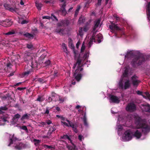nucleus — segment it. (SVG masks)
<instances>
[{
  "instance_id": "393cba45",
  "label": "nucleus",
  "mask_w": 150,
  "mask_h": 150,
  "mask_svg": "<svg viewBox=\"0 0 150 150\" xmlns=\"http://www.w3.org/2000/svg\"><path fill=\"white\" fill-rule=\"evenodd\" d=\"M134 55V54L132 51H131L129 52H127L125 57H126L129 58V57L133 56Z\"/></svg>"
},
{
  "instance_id": "49530a36",
  "label": "nucleus",
  "mask_w": 150,
  "mask_h": 150,
  "mask_svg": "<svg viewBox=\"0 0 150 150\" xmlns=\"http://www.w3.org/2000/svg\"><path fill=\"white\" fill-rule=\"evenodd\" d=\"M4 7L6 9L8 10L10 6L9 5L5 4H4Z\"/></svg>"
},
{
  "instance_id": "2f4dec72",
  "label": "nucleus",
  "mask_w": 150,
  "mask_h": 150,
  "mask_svg": "<svg viewBox=\"0 0 150 150\" xmlns=\"http://www.w3.org/2000/svg\"><path fill=\"white\" fill-rule=\"evenodd\" d=\"M81 9V6H78L76 9L75 12V16H77L79 13V11Z\"/></svg>"
},
{
  "instance_id": "7ed1b4c3",
  "label": "nucleus",
  "mask_w": 150,
  "mask_h": 150,
  "mask_svg": "<svg viewBox=\"0 0 150 150\" xmlns=\"http://www.w3.org/2000/svg\"><path fill=\"white\" fill-rule=\"evenodd\" d=\"M145 56L142 54L135 56L132 62L133 67H135L137 66L140 65L145 61Z\"/></svg>"
},
{
  "instance_id": "c9c22d12",
  "label": "nucleus",
  "mask_w": 150,
  "mask_h": 150,
  "mask_svg": "<svg viewBox=\"0 0 150 150\" xmlns=\"http://www.w3.org/2000/svg\"><path fill=\"white\" fill-rule=\"evenodd\" d=\"M128 71L127 69H126L125 70L122 75V76L123 77H126L127 76Z\"/></svg>"
},
{
  "instance_id": "79ce46f5",
  "label": "nucleus",
  "mask_w": 150,
  "mask_h": 150,
  "mask_svg": "<svg viewBox=\"0 0 150 150\" xmlns=\"http://www.w3.org/2000/svg\"><path fill=\"white\" fill-rule=\"evenodd\" d=\"M17 9V8H13L12 7H10L8 10L12 12H16Z\"/></svg>"
},
{
  "instance_id": "603ef678",
  "label": "nucleus",
  "mask_w": 150,
  "mask_h": 150,
  "mask_svg": "<svg viewBox=\"0 0 150 150\" xmlns=\"http://www.w3.org/2000/svg\"><path fill=\"white\" fill-rule=\"evenodd\" d=\"M66 121L69 123V126L71 127V126L72 125H73L74 124L72 122L69 121V120L67 119L66 120Z\"/></svg>"
},
{
  "instance_id": "a18cd8bd",
  "label": "nucleus",
  "mask_w": 150,
  "mask_h": 150,
  "mask_svg": "<svg viewBox=\"0 0 150 150\" xmlns=\"http://www.w3.org/2000/svg\"><path fill=\"white\" fill-rule=\"evenodd\" d=\"M51 62L50 61L49 59H48V60L46 61L45 62V66H47L49 65L50 64Z\"/></svg>"
},
{
  "instance_id": "4be33fe9",
  "label": "nucleus",
  "mask_w": 150,
  "mask_h": 150,
  "mask_svg": "<svg viewBox=\"0 0 150 150\" xmlns=\"http://www.w3.org/2000/svg\"><path fill=\"white\" fill-rule=\"evenodd\" d=\"M66 146L68 150H75L76 147V146L74 144L72 145L67 144L66 145Z\"/></svg>"
},
{
  "instance_id": "f257e3e1",
  "label": "nucleus",
  "mask_w": 150,
  "mask_h": 150,
  "mask_svg": "<svg viewBox=\"0 0 150 150\" xmlns=\"http://www.w3.org/2000/svg\"><path fill=\"white\" fill-rule=\"evenodd\" d=\"M135 124L138 128L142 129V132L144 134H146L150 131V125L142 121L141 118L138 116L135 118Z\"/></svg>"
},
{
  "instance_id": "39448f33",
  "label": "nucleus",
  "mask_w": 150,
  "mask_h": 150,
  "mask_svg": "<svg viewBox=\"0 0 150 150\" xmlns=\"http://www.w3.org/2000/svg\"><path fill=\"white\" fill-rule=\"evenodd\" d=\"M81 71L80 70L76 69L74 74V76L75 77V78L77 81H79L82 77V75L80 73Z\"/></svg>"
},
{
  "instance_id": "412c9836",
  "label": "nucleus",
  "mask_w": 150,
  "mask_h": 150,
  "mask_svg": "<svg viewBox=\"0 0 150 150\" xmlns=\"http://www.w3.org/2000/svg\"><path fill=\"white\" fill-rule=\"evenodd\" d=\"M95 38L96 39V40L97 41L98 43H100L101 42V40L103 38V37L101 34L99 33Z\"/></svg>"
},
{
  "instance_id": "e433bc0d",
  "label": "nucleus",
  "mask_w": 150,
  "mask_h": 150,
  "mask_svg": "<svg viewBox=\"0 0 150 150\" xmlns=\"http://www.w3.org/2000/svg\"><path fill=\"white\" fill-rule=\"evenodd\" d=\"M15 34V32L14 30H13L11 31H9L8 33H6L4 34L6 35H10Z\"/></svg>"
},
{
  "instance_id": "0e129e2a",
  "label": "nucleus",
  "mask_w": 150,
  "mask_h": 150,
  "mask_svg": "<svg viewBox=\"0 0 150 150\" xmlns=\"http://www.w3.org/2000/svg\"><path fill=\"white\" fill-rule=\"evenodd\" d=\"M28 21L26 20H23L21 22V23L22 24H27V23H28Z\"/></svg>"
},
{
  "instance_id": "2eb2a0df",
  "label": "nucleus",
  "mask_w": 150,
  "mask_h": 150,
  "mask_svg": "<svg viewBox=\"0 0 150 150\" xmlns=\"http://www.w3.org/2000/svg\"><path fill=\"white\" fill-rule=\"evenodd\" d=\"M146 7L147 18L150 21V2H149L148 3L146 6Z\"/></svg>"
},
{
  "instance_id": "052dcab7",
  "label": "nucleus",
  "mask_w": 150,
  "mask_h": 150,
  "mask_svg": "<svg viewBox=\"0 0 150 150\" xmlns=\"http://www.w3.org/2000/svg\"><path fill=\"white\" fill-rule=\"evenodd\" d=\"M51 19H52L53 18H54L55 19L56 21H58V20L57 18V17L55 16V15L52 14H51Z\"/></svg>"
},
{
  "instance_id": "58836bf2",
  "label": "nucleus",
  "mask_w": 150,
  "mask_h": 150,
  "mask_svg": "<svg viewBox=\"0 0 150 150\" xmlns=\"http://www.w3.org/2000/svg\"><path fill=\"white\" fill-rule=\"evenodd\" d=\"M58 97L60 103L63 102L65 99V97H63L60 96H58Z\"/></svg>"
},
{
  "instance_id": "423d86ee",
  "label": "nucleus",
  "mask_w": 150,
  "mask_h": 150,
  "mask_svg": "<svg viewBox=\"0 0 150 150\" xmlns=\"http://www.w3.org/2000/svg\"><path fill=\"white\" fill-rule=\"evenodd\" d=\"M137 78V76L135 75H134L131 77L132 83L134 86H137L140 82L139 80L136 79Z\"/></svg>"
},
{
  "instance_id": "6e6552de",
  "label": "nucleus",
  "mask_w": 150,
  "mask_h": 150,
  "mask_svg": "<svg viewBox=\"0 0 150 150\" xmlns=\"http://www.w3.org/2000/svg\"><path fill=\"white\" fill-rule=\"evenodd\" d=\"M137 94L142 96L144 98L150 100V94L148 92H146L143 93L142 92L138 91H137Z\"/></svg>"
},
{
  "instance_id": "09e8293b",
  "label": "nucleus",
  "mask_w": 150,
  "mask_h": 150,
  "mask_svg": "<svg viewBox=\"0 0 150 150\" xmlns=\"http://www.w3.org/2000/svg\"><path fill=\"white\" fill-rule=\"evenodd\" d=\"M88 27L87 25H86L83 27V30L84 32L87 31L88 30Z\"/></svg>"
},
{
  "instance_id": "c756f323",
  "label": "nucleus",
  "mask_w": 150,
  "mask_h": 150,
  "mask_svg": "<svg viewBox=\"0 0 150 150\" xmlns=\"http://www.w3.org/2000/svg\"><path fill=\"white\" fill-rule=\"evenodd\" d=\"M36 6L38 10H40L42 6V4L40 3H35Z\"/></svg>"
},
{
  "instance_id": "0eeeda50",
  "label": "nucleus",
  "mask_w": 150,
  "mask_h": 150,
  "mask_svg": "<svg viewBox=\"0 0 150 150\" xmlns=\"http://www.w3.org/2000/svg\"><path fill=\"white\" fill-rule=\"evenodd\" d=\"M126 109L127 110H129L132 112L136 110V106L134 103H131L128 104Z\"/></svg>"
},
{
  "instance_id": "c03bdc74",
  "label": "nucleus",
  "mask_w": 150,
  "mask_h": 150,
  "mask_svg": "<svg viewBox=\"0 0 150 150\" xmlns=\"http://www.w3.org/2000/svg\"><path fill=\"white\" fill-rule=\"evenodd\" d=\"M51 96L52 98H55V97H57L58 96L54 92H52L51 93Z\"/></svg>"
},
{
  "instance_id": "ddd939ff",
  "label": "nucleus",
  "mask_w": 150,
  "mask_h": 150,
  "mask_svg": "<svg viewBox=\"0 0 150 150\" xmlns=\"http://www.w3.org/2000/svg\"><path fill=\"white\" fill-rule=\"evenodd\" d=\"M66 6V3L65 2L61 6V8L59 11L61 12L62 14L64 16L67 13L65 8Z\"/></svg>"
},
{
  "instance_id": "b1692460",
  "label": "nucleus",
  "mask_w": 150,
  "mask_h": 150,
  "mask_svg": "<svg viewBox=\"0 0 150 150\" xmlns=\"http://www.w3.org/2000/svg\"><path fill=\"white\" fill-rule=\"evenodd\" d=\"M134 136L137 138L139 139L142 136V134L140 132L137 130L134 134Z\"/></svg>"
},
{
  "instance_id": "4d7b16f0",
  "label": "nucleus",
  "mask_w": 150,
  "mask_h": 150,
  "mask_svg": "<svg viewBox=\"0 0 150 150\" xmlns=\"http://www.w3.org/2000/svg\"><path fill=\"white\" fill-rule=\"evenodd\" d=\"M30 73V71H28L26 72H25L23 73V75L24 76H27L28 75H29Z\"/></svg>"
},
{
  "instance_id": "20e7f679",
  "label": "nucleus",
  "mask_w": 150,
  "mask_h": 150,
  "mask_svg": "<svg viewBox=\"0 0 150 150\" xmlns=\"http://www.w3.org/2000/svg\"><path fill=\"white\" fill-rule=\"evenodd\" d=\"M122 139L124 141H129L132 139V132L130 130L126 131L124 133V136Z\"/></svg>"
},
{
  "instance_id": "864d4df0",
  "label": "nucleus",
  "mask_w": 150,
  "mask_h": 150,
  "mask_svg": "<svg viewBox=\"0 0 150 150\" xmlns=\"http://www.w3.org/2000/svg\"><path fill=\"white\" fill-rule=\"evenodd\" d=\"M62 46L63 47V48L64 50V51H67V48L66 45L64 43H63L62 44Z\"/></svg>"
},
{
  "instance_id": "4c0bfd02",
  "label": "nucleus",
  "mask_w": 150,
  "mask_h": 150,
  "mask_svg": "<svg viewBox=\"0 0 150 150\" xmlns=\"http://www.w3.org/2000/svg\"><path fill=\"white\" fill-rule=\"evenodd\" d=\"M57 100V99H56V98H52L51 97H49L47 100L48 102L49 103L52 100L56 101Z\"/></svg>"
},
{
  "instance_id": "9b49d317",
  "label": "nucleus",
  "mask_w": 150,
  "mask_h": 150,
  "mask_svg": "<svg viewBox=\"0 0 150 150\" xmlns=\"http://www.w3.org/2000/svg\"><path fill=\"white\" fill-rule=\"evenodd\" d=\"M143 107V110L146 112H150V105L147 103L143 104L141 105Z\"/></svg>"
},
{
  "instance_id": "6ab92c4d",
  "label": "nucleus",
  "mask_w": 150,
  "mask_h": 150,
  "mask_svg": "<svg viewBox=\"0 0 150 150\" xmlns=\"http://www.w3.org/2000/svg\"><path fill=\"white\" fill-rule=\"evenodd\" d=\"M4 22V26L6 27L10 26L12 24V22L11 20L9 19L5 20Z\"/></svg>"
},
{
  "instance_id": "338daca9",
  "label": "nucleus",
  "mask_w": 150,
  "mask_h": 150,
  "mask_svg": "<svg viewBox=\"0 0 150 150\" xmlns=\"http://www.w3.org/2000/svg\"><path fill=\"white\" fill-rule=\"evenodd\" d=\"M26 88L25 87H18L17 88V89L19 91H22Z\"/></svg>"
},
{
  "instance_id": "774afa93",
  "label": "nucleus",
  "mask_w": 150,
  "mask_h": 150,
  "mask_svg": "<svg viewBox=\"0 0 150 150\" xmlns=\"http://www.w3.org/2000/svg\"><path fill=\"white\" fill-rule=\"evenodd\" d=\"M52 132L51 130L49 129L47 132V135L48 136H50Z\"/></svg>"
},
{
  "instance_id": "5fc2aeb1",
  "label": "nucleus",
  "mask_w": 150,
  "mask_h": 150,
  "mask_svg": "<svg viewBox=\"0 0 150 150\" xmlns=\"http://www.w3.org/2000/svg\"><path fill=\"white\" fill-rule=\"evenodd\" d=\"M93 34L92 35L91 37H92L93 39H94L95 38H96L95 37H96L95 35L96 34V31H93H93L92 32H93Z\"/></svg>"
},
{
  "instance_id": "de8ad7c7",
  "label": "nucleus",
  "mask_w": 150,
  "mask_h": 150,
  "mask_svg": "<svg viewBox=\"0 0 150 150\" xmlns=\"http://www.w3.org/2000/svg\"><path fill=\"white\" fill-rule=\"evenodd\" d=\"M44 148L47 149H52L53 147L51 146L47 145L44 144L43 146Z\"/></svg>"
},
{
  "instance_id": "c85d7f7f",
  "label": "nucleus",
  "mask_w": 150,
  "mask_h": 150,
  "mask_svg": "<svg viewBox=\"0 0 150 150\" xmlns=\"http://www.w3.org/2000/svg\"><path fill=\"white\" fill-rule=\"evenodd\" d=\"M60 139H64L65 140H70V136H69L67 134H64L62 136H61L60 137Z\"/></svg>"
},
{
  "instance_id": "f03ea898",
  "label": "nucleus",
  "mask_w": 150,
  "mask_h": 150,
  "mask_svg": "<svg viewBox=\"0 0 150 150\" xmlns=\"http://www.w3.org/2000/svg\"><path fill=\"white\" fill-rule=\"evenodd\" d=\"M69 21L68 20H62L60 22L57 23V27L55 30V32L61 35L64 33V29L61 28V27L67 26L69 24Z\"/></svg>"
},
{
  "instance_id": "3c124183",
  "label": "nucleus",
  "mask_w": 150,
  "mask_h": 150,
  "mask_svg": "<svg viewBox=\"0 0 150 150\" xmlns=\"http://www.w3.org/2000/svg\"><path fill=\"white\" fill-rule=\"evenodd\" d=\"M119 86L120 88H121L122 89L124 88L123 84L122 81H120L119 82Z\"/></svg>"
},
{
  "instance_id": "dca6fc26",
  "label": "nucleus",
  "mask_w": 150,
  "mask_h": 150,
  "mask_svg": "<svg viewBox=\"0 0 150 150\" xmlns=\"http://www.w3.org/2000/svg\"><path fill=\"white\" fill-rule=\"evenodd\" d=\"M110 100L114 103H119V100L117 97L111 95L110 97Z\"/></svg>"
},
{
  "instance_id": "37998d69",
  "label": "nucleus",
  "mask_w": 150,
  "mask_h": 150,
  "mask_svg": "<svg viewBox=\"0 0 150 150\" xmlns=\"http://www.w3.org/2000/svg\"><path fill=\"white\" fill-rule=\"evenodd\" d=\"M21 128L23 130H25L27 133L28 132V131L26 126L25 125H23L21 127Z\"/></svg>"
},
{
  "instance_id": "4468645a",
  "label": "nucleus",
  "mask_w": 150,
  "mask_h": 150,
  "mask_svg": "<svg viewBox=\"0 0 150 150\" xmlns=\"http://www.w3.org/2000/svg\"><path fill=\"white\" fill-rule=\"evenodd\" d=\"M100 22V19H98L94 21V25L93 28V31H96V29L99 27Z\"/></svg>"
},
{
  "instance_id": "f704fd0d",
  "label": "nucleus",
  "mask_w": 150,
  "mask_h": 150,
  "mask_svg": "<svg viewBox=\"0 0 150 150\" xmlns=\"http://www.w3.org/2000/svg\"><path fill=\"white\" fill-rule=\"evenodd\" d=\"M26 47L27 48L29 49L33 50L34 49L33 46L31 43L27 44Z\"/></svg>"
},
{
  "instance_id": "69168bd1",
  "label": "nucleus",
  "mask_w": 150,
  "mask_h": 150,
  "mask_svg": "<svg viewBox=\"0 0 150 150\" xmlns=\"http://www.w3.org/2000/svg\"><path fill=\"white\" fill-rule=\"evenodd\" d=\"M61 122L64 125L66 126L67 127H69V125L66 122H63V121H62Z\"/></svg>"
},
{
  "instance_id": "72a5a7b5",
  "label": "nucleus",
  "mask_w": 150,
  "mask_h": 150,
  "mask_svg": "<svg viewBox=\"0 0 150 150\" xmlns=\"http://www.w3.org/2000/svg\"><path fill=\"white\" fill-rule=\"evenodd\" d=\"M33 141L34 142V144L36 146L37 145L40 144L41 142V141L39 139H33Z\"/></svg>"
},
{
  "instance_id": "f3484780",
  "label": "nucleus",
  "mask_w": 150,
  "mask_h": 150,
  "mask_svg": "<svg viewBox=\"0 0 150 150\" xmlns=\"http://www.w3.org/2000/svg\"><path fill=\"white\" fill-rule=\"evenodd\" d=\"M25 144L22 142H20L15 146V148L19 150H20L24 148Z\"/></svg>"
},
{
  "instance_id": "f8f14e48",
  "label": "nucleus",
  "mask_w": 150,
  "mask_h": 150,
  "mask_svg": "<svg viewBox=\"0 0 150 150\" xmlns=\"http://www.w3.org/2000/svg\"><path fill=\"white\" fill-rule=\"evenodd\" d=\"M81 60L79 58H78L77 59V61L76 63V64L78 65V67L76 69L80 70V71H82L83 69V68L81 67L82 66H81Z\"/></svg>"
},
{
  "instance_id": "680f3d73",
  "label": "nucleus",
  "mask_w": 150,
  "mask_h": 150,
  "mask_svg": "<svg viewBox=\"0 0 150 150\" xmlns=\"http://www.w3.org/2000/svg\"><path fill=\"white\" fill-rule=\"evenodd\" d=\"M83 138V136L81 135H79L78 136V139L80 141H82V139Z\"/></svg>"
},
{
  "instance_id": "e2e57ef3",
  "label": "nucleus",
  "mask_w": 150,
  "mask_h": 150,
  "mask_svg": "<svg viewBox=\"0 0 150 150\" xmlns=\"http://www.w3.org/2000/svg\"><path fill=\"white\" fill-rule=\"evenodd\" d=\"M73 130L76 133H78V130L77 129V126L73 128Z\"/></svg>"
},
{
  "instance_id": "ea45409f",
  "label": "nucleus",
  "mask_w": 150,
  "mask_h": 150,
  "mask_svg": "<svg viewBox=\"0 0 150 150\" xmlns=\"http://www.w3.org/2000/svg\"><path fill=\"white\" fill-rule=\"evenodd\" d=\"M20 115L18 114H16L15 115L13 118V120L14 121H16V119H18V118H20Z\"/></svg>"
},
{
  "instance_id": "8fccbe9b",
  "label": "nucleus",
  "mask_w": 150,
  "mask_h": 150,
  "mask_svg": "<svg viewBox=\"0 0 150 150\" xmlns=\"http://www.w3.org/2000/svg\"><path fill=\"white\" fill-rule=\"evenodd\" d=\"M0 109L1 111L2 110H6L8 109V108H7L6 106H5L0 107Z\"/></svg>"
},
{
  "instance_id": "bb28decb",
  "label": "nucleus",
  "mask_w": 150,
  "mask_h": 150,
  "mask_svg": "<svg viewBox=\"0 0 150 150\" xmlns=\"http://www.w3.org/2000/svg\"><path fill=\"white\" fill-rule=\"evenodd\" d=\"M24 35L29 39H33L34 37V36L32 34L28 33L24 34Z\"/></svg>"
},
{
  "instance_id": "bf43d9fd",
  "label": "nucleus",
  "mask_w": 150,
  "mask_h": 150,
  "mask_svg": "<svg viewBox=\"0 0 150 150\" xmlns=\"http://www.w3.org/2000/svg\"><path fill=\"white\" fill-rule=\"evenodd\" d=\"M85 48V47L84 45V44L83 43L81 48V51L83 52Z\"/></svg>"
},
{
  "instance_id": "1a4fd4ad",
  "label": "nucleus",
  "mask_w": 150,
  "mask_h": 150,
  "mask_svg": "<svg viewBox=\"0 0 150 150\" xmlns=\"http://www.w3.org/2000/svg\"><path fill=\"white\" fill-rule=\"evenodd\" d=\"M9 140L10 141V143L8 146H10L11 144H13V142L18 140V139L15 136L14 134H10L9 137Z\"/></svg>"
},
{
  "instance_id": "9d476101",
  "label": "nucleus",
  "mask_w": 150,
  "mask_h": 150,
  "mask_svg": "<svg viewBox=\"0 0 150 150\" xmlns=\"http://www.w3.org/2000/svg\"><path fill=\"white\" fill-rule=\"evenodd\" d=\"M109 28L112 32H114L115 30L118 31L121 30L120 28L117 26V25L114 23H112L111 25H110Z\"/></svg>"
},
{
  "instance_id": "13d9d810",
  "label": "nucleus",
  "mask_w": 150,
  "mask_h": 150,
  "mask_svg": "<svg viewBox=\"0 0 150 150\" xmlns=\"http://www.w3.org/2000/svg\"><path fill=\"white\" fill-rule=\"evenodd\" d=\"M50 129L51 130V131L52 132H53L56 129L55 126H53V127H52L51 128H50Z\"/></svg>"
},
{
  "instance_id": "cd10ccee",
  "label": "nucleus",
  "mask_w": 150,
  "mask_h": 150,
  "mask_svg": "<svg viewBox=\"0 0 150 150\" xmlns=\"http://www.w3.org/2000/svg\"><path fill=\"white\" fill-rule=\"evenodd\" d=\"M30 115L29 114H25L22 117L21 120H23L25 119H29Z\"/></svg>"
},
{
  "instance_id": "7c9ffc66",
  "label": "nucleus",
  "mask_w": 150,
  "mask_h": 150,
  "mask_svg": "<svg viewBox=\"0 0 150 150\" xmlns=\"http://www.w3.org/2000/svg\"><path fill=\"white\" fill-rule=\"evenodd\" d=\"M96 38L93 39L92 37H91V38H90L89 39V41L88 42V45L89 47L91 46V45L93 43V41H94V42H96Z\"/></svg>"
},
{
  "instance_id": "a211bd4d",
  "label": "nucleus",
  "mask_w": 150,
  "mask_h": 150,
  "mask_svg": "<svg viewBox=\"0 0 150 150\" xmlns=\"http://www.w3.org/2000/svg\"><path fill=\"white\" fill-rule=\"evenodd\" d=\"M131 84L129 80H127L124 83V88L125 90L128 89L130 86Z\"/></svg>"
},
{
  "instance_id": "a19ab883",
  "label": "nucleus",
  "mask_w": 150,
  "mask_h": 150,
  "mask_svg": "<svg viewBox=\"0 0 150 150\" xmlns=\"http://www.w3.org/2000/svg\"><path fill=\"white\" fill-rule=\"evenodd\" d=\"M85 21V19L84 18L80 17L78 20V22L79 24L83 23Z\"/></svg>"
},
{
  "instance_id": "aec40b11",
  "label": "nucleus",
  "mask_w": 150,
  "mask_h": 150,
  "mask_svg": "<svg viewBox=\"0 0 150 150\" xmlns=\"http://www.w3.org/2000/svg\"><path fill=\"white\" fill-rule=\"evenodd\" d=\"M47 77H43L42 78H37L36 81H38L41 83H46V79Z\"/></svg>"
},
{
  "instance_id": "473e14b6",
  "label": "nucleus",
  "mask_w": 150,
  "mask_h": 150,
  "mask_svg": "<svg viewBox=\"0 0 150 150\" xmlns=\"http://www.w3.org/2000/svg\"><path fill=\"white\" fill-rule=\"evenodd\" d=\"M83 120L84 125L86 127H88V124L87 122V118L85 115H84L83 117Z\"/></svg>"
},
{
  "instance_id": "a878e982",
  "label": "nucleus",
  "mask_w": 150,
  "mask_h": 150,
  "mask_svg": "<svg viewBox=\"0 0 150 150\" xmlns=\"http://www.w3.org/2000/svg\"><path fill=\"white\" fill-rule=\"evenodd\" d=\"M45 100V98L43 96L39 95L38 96V98L36 100V101H38L39 102H41Z\"/></svg>"
},
{
  "instance_id": "5701e85b",
  "label": "nucleus",
  "mask_w": 150,
  "mask_h": 150,
  "mask_svg": "<svg viewBox=\"0 0 150 150\" xmlns=\"http://www.w3.org/2000/svg\"><path fill=\"white\" fill-rule=\"evenodd\" d=\"M31 64L32 67L33 68H37L38 65V63L37 61L34 60L32 61Z\"/></svg>"
},
{
  "instance_id": "6e6d98bb",
  "label": "nucleus",
  "mask_w": 150,
  "mask_h": 150,
  "mask_svg": "<svg viewBox=\"0 0 150 150\" xmlns=\"http://www.w3.org/2000/svg\"><path fill=\"white\" fill-rule=\"evenodd\" d=\"M42 18L43 19H47L49 20H50L51 19V17L48 16H43Z\"/></svg>"
}]
</instances>
